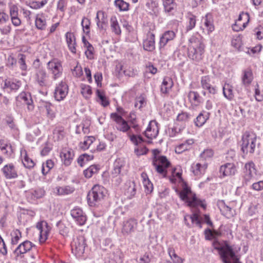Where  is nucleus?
<instances>
[{
    "instance_id": "obj_1",
    "label": "nucleus",
    "mask_w": 263,
    "mask_h": 263,
    "mask_svg": "<svg viewBox=\"0 0 263 263\" xmlns=\"http://www.w3.org/2000/svg\"><path fill=\"white\" fill-rule=\"evenodd\" d=\"M213 246L215 250L219 251L223 263H240L236 255L240 248L237 250L233 246H231L227 241L221 243L217 240L213 241Z\"/></svg>"
},
{
    "instance_id": "obj_2",
    "label": "nucleus",
    "mask_w": 263,
    "mask_h": 263,
    "mask_svg": "<svg viewBox=\"0 0 263 263\" xmlns=\"http://www.w3.org/2000/svg\"><path fill=\"white\" fill-rule=\"evenodd\" d=\"M204 52V45L201 41L195 36L189 40L188 46V57L196 62H199L203 58Z\"/></svg>"
},
{
    "instance_id": "obj_3",
    "label": "nucleus",
    "mask_w": 263,
    "mask_h": 263,
    "mask_svg": "<svg viewBox=\"0 0 263 263\" xmlns=\"http://www.w3.org/2000/svg\"><path fill=\"white\" fill-rule=\"evenodd\" d=\"M105 189L104 187L95 185L88 192L87 196V202L89 206H95L103 199Z\"/></svg>"
},
{
    "instance_id": "obj_4",
    "label": "nucleus",
    "mask_w": 263,
    "mask_h": 263,
    "mask_svg": "<svg viewBox=\"0 0 263 263\" xmlns=\"http://www.w3.org/2000/svg\"><path fill=\"white\" fill-rule=\"evenodd\" d=\"M159 152V151L156 149L153 151L154 158L153 164L155 166L157 172L165 177L167 173L166 169L170 166L171 163L165 156H161L157 157Z\"/></svg>"
},
{
    "instance_id": "obj_5",
    "label": "nucleus",
    "mask_w": 263,
    "mask_h": 263,
    "mask_svg": "<svg viewBox=\"0 0 263 263\" xmlns=\"http://www.w3.org/2000/svg\"><path fill=\"white\" fill-rule=\"evenodd\" d=\"M241 151L243 154H253L256 147V137L253 134L246 132L241 139Z\"/></svg>"
},
{
    "instance_id": "obj_6",
    "label": "nucleus",
    "mask_w": 263,
    "mask_h": 263,
    "mask_svg": "<svg viewBox=\"0 0 263 263\" xmlns=\"http://www.w3.org/2000/svg\"><path fill=\"white\" fill-rule=\"evenodd\" d=\"M190 194H192L191 190L187 185H185L183 190L179 193L180 198L182 200H186L189 206H196L200 205L203 208H205V205L201 203V201L196 198L195 195H194L192 197H190L189 195Z\"/></svg>"
},
{
    "instance_id": "obj_7",
    "label": "nucleus",
    "mask_w": 263,
    "mask_h": 263,
    "mask_svg": "<svg viewBox=\"0 0 263 263\" xmlns=\"http://www.w3.org/2000/svg\"><path fill=\"white\" fill-rule=\"evenodd\" d=\"M47 69L53 74L54 79L60 77L62 74L63 68L61 62L57 59H53L47 64Z\"/></svg>"
},
{
    "instance_id": "obj_8",
    "label": "nucleus",
    "mask_w": 263,
    "mask_h": 263,
    "mask_svg": "<svg viewBox=\"0 0 263 263\" xmlns=\"http://www.w3.org/2000/svg\"><path fill=\"white\" fill-rule=\"evenodd\" d=\"M110 119L117 124V130L126 133L128 131L130 127L126 121L117 112H112L110 115Z\"/></svg>"
},
{
    "instance_id": "obj_9",
    "label": "nucleus",
    "mask_w": 263,
    "mask_h": 263,
    "mask_svg": "<svg viewBox=\"0 0 263 263\" xmlns=\"http://www.w3.org/2000/svg\"><path fill=\"white\" fill-rule=\"evenodd\" d=\"M86 246L85 238L82 236H79L71 243L72 251L80 256L84 253Z\"/></svg>"
},
{
    "instance_id": "obj_10",
    "label": "nucleus",
    "mask_w": 263,
    "mask_h": 263,
    "mask_svg": "<svg viewBox=\"0 0 263 263\" xmlns=\"http://www.w3.org/2000/svg\"><path fill=\"white\" fill-rule=\"evenodd\" d=\"M256 172L255 164L252 161L246 163L243 175V183L247 185L252 180Z\"/></svg>"
},
{
    "instance_id": "obj_11",
    "label": "nucleus",
    "mask_w": 263,
    "mask_h": 263,
    "mask_svg": "<svg viewBox=\"0 0 263 263\" xmlns=\"http://www.w3.org/2000/svg\"><path fill=\"white\" fill-rule=\"evenodd\" d=\"M68 88L65 82L61 81L56 87L54 96L55 99L59 101L64 99L68 93Z\"/></svg>"
},
{
    "instance_id": "obj_12",
    "label": "nucleus",
    "mask_w": 263,
    "mask_h": 263,
    "mask_svg": "<svg viewBox=\"0 0 263 263\" xmlns=\"http://www.w3.org/2000/svg\"><path fill=\"white\" fill-rule=\"evenodd\" d=\"M201 85L202 88L204 90H207L210 94L215 95L217 92L216 86L209 76H203L201 78Z\"/></svg>"
},
{
    "instance_id": "obj_13",
    "label": "nucleus",
    "mask_w": 263,
    "mask_h": 263,
    "mask_svg": "<svg viewBox=\"0 0 263 263\" xmlns=\"http://www.w3.org/2000/svg\"><path fill=\"white\" fill-rule=\"evenodd\" d=\"M35 246L29 240H26L20 243L13 251V253L17 257L24 254L31 250Z\"/></svg>"
},
{
    "instance_id": "obj_14",
    "label": "nucleus",
    "mask_w": 263,
    "mask_h": 263,
    "mask_svg": "<svg viewBox=\"0 0 263 263\" xmlns=\"http://www.w3.org/2000/svg\"><path fill=\"white\" fill-rule=\"evenodd\" d=\"M70 214L77 223L80 226H83L86 221V216L82 209L75 208L71 211Z\"/></svg>"
},
{
    "instance_id": "obj_15",
    "label": "nucleus",
    "mask_w": 263,
    "mask_h": 263,
    "mask_svg": "<svg viewBox=\"0 0 263 263\" xmlns=\"http://www.w3.org/2000/svg\"><path fill=\"white\" fill-rule=\"evenodd\" d=\"M36 227L40 231V241L42 243L44 242L47 239L51 228L46 221H44L41 223H38Z\"/></svg>"
},
{
    "instance_id": "obj_16",
    "label": "nucleus",
    "mask_w": 263,
    "mask_h": 263,
    "mask_svg": "<svg viewBox=\"0 0 263 263\" xmlns=\"http://www.w3.org/2000/svg\"><path fill=\"white\" fill-rule=\"evenodd\" d=\"M137 225V220L134 218H130L124 221L123 224L122 233L124 235H127L133 232Z\"/></svg>"
},
{
    "instance_id": "obj_17",
    "label": "nucleus",
    "mask_w": 263,
    "mask_h": 263,
    "mask_svg": "<svg viewBox=\"0 0 263 263\" xmlns=\"http://www.w3.org/2000/svg\"><path fill=\"white\" fill-rule=\"evenodd\" d=\"M35 79L36 82L40 86L45 87L47 85L48 75L43 68L36 70Z\"/></svg>"
},
{
    "instance_id": "obj_18",
    "label": "nucleus",
    "mask_w": 263,
    "mask_h": 263,
    "mask_svg": "<svg viewBox=\"0 0 263 263\" xmlns=\"http://www.w3.org/2000/svg\"><path fill=\"white\" fill-rule=\"evenodd\" d=\"M73 151L69 148H64L60 153L62 161L65 166H69L72 162L74 157Z\"/></svg>"
},
{
    "instance_id": "obj_19",
    "label": "nucleus",
    "mask_w": 263,
    "mask_h": 263,
    "mask_svg": "<svg viewBox=\"0 0 263 263\" xmlns=\"http://www.w3.org/2000/svg\"><path fill=\"white\" fill-rule=\"evenodd\" d=\"M143 49L147 51H153L155 49V34L149 32L147 37L143 42Z\"/></svg>"
},
{
    "instance_id": "obj_20",
    "label": "nucleus",
    "mask_w": 263,
    "mask_h": 263,
    "mask_svg": "<svg viewBox=\"0 0 263 263\" xmlns=\"http://www.w3.org/2000/svg\"><path fill=\"white\" fill-rule=\"evenodd\" d=\"M2 171L7 179H10L17 177V172L12 164L5 165L2 168Z\"/></svg>"
},
{
    "instance_id": "obj_21",
    "label": "nucleus",
    "mask_w": 263,
    "mask_h": 263,
    "mask_svg": "<svg viewBox=\"0 0 263 263\" xmlns=\"http://www.w3.org/2000/svg\"><path fill=\"white\" fill-rule=\"evenodd\" d=\"M175 37V33L173 31H166L162 35L159 41L160 49L164 47L170 41L173 40Z\"/></svg>"
},
{
    "instance_id": "obj_22",
    "label": "nucleus",
    "mask_w": 263,
    "mask_h": 263,
    "mask_svg": "<svg viewBox=\"0 0 263 263\" xmlns=\"http://www.w3.org/2000/svg\"><path fill=\"white\" fill-rule=\"evenodd\" d=\"M219 172L223 176H231L235 174L236 169L234 164L227 163L220 167Z\"/></svg>"
},
{
    "instance_id": "obj_23",
    "label": "nucleus",
    "mask_w": 263,
    "mask_h": 263,
    "mask_svg": "<svg viewBox=\"0 0 263 263\" xmlns=\"http://www.w3.org/2000/svg\"><path fill=\"white\" fill-rule=\"evenodd\" d=\"M222 214L228 218L233 216L231 208L227 205L223 200L219 201L217 203Z\"/></svg>"
},
{
    "instance_id": "obj_24",
    "label": "nucleus",
    "mask_w": 263,
    "mask_h": 263,
    "mask_svg": "<svg viewBox=\"0 0 263 263\" xmlns=\"http://www.w3.org/2000/svg\"><path fill=\"white\" fill-rule=\"evenodd\" d=\"M173 86V82L171 78L165 77L163 79L161 86V91L163 93H167Z\"/></svg>"
},
{
    "instance_id": "obj_25",
    "label": "nucleus",
    "mask_w": 263,
    "mask_h": 263,
    "mask_svg": "<svg viewBox=\"0 0 263 263\" xmlns=\"http://www.w3.org/2000/svg\"><path fill=\"white\" fill-rule=\"evenodd\" d=\"M19 98L24 101V103L28 105V108L29 110L33 109V101L30 93L25 92L22 93L20 94Z\"/></svg>"
},
{
    "instance_id": "obj_26",
    "label": "nucleus",
    "mask_w": 263,
    "mask_h": 263,
    "mask_svg": "<svg viewBox=\"0 0 263 263\" xmlns=\"http://www.w3.org/2000/svg\"><path fill=\"white\" fill-rule=\"evenodd\" d=\"M65 36L69 50L72 53H75L76 52V49L75 47L76 42L74 36L71 33L67 32L66 33Z\"/></svg>"
},
{
    "instance_id": "obj_27",
    "label": "nucleus",
    "mask_w": 263,
    "mask_h": 263,
    "mask_svg": "<svg viewBox=\"0 0 263 263\" xmlns=\"http://www.w3.org/2000/svg\"><path fill=\"white\" fill-rule=\"evenodd\" d=\"M56 193L58 195H65L73 193L74 188L69 185L57 186L55 187Z\"/></svg>"
},
{
    "instance_id": "obj_28",
    "label": "nucleus",
    "mask_w": 263,
    "mask_h": 263,
    "mask_svg": "<svg viewBox=\"0 0 263 263\" xmlns=\"http://www.w3.org/2000/svg\"><path fill=\"white\" fill-rule=\"evenodd\" d=\"M193 143V139H188L186 140L184 143L176 147L175 149V152L178 154H181L183 152L190 149L191 145Z\"/></svg>"
},
{
    "instance_id": "obj_29",
    "label": "nucleus",
    "mask_w": 263,
    "mask_h": 263,
    "mask_svg": "<svg viewBox=\"0 0 263 263\" xmlns=\"http://www.w3.org/2000/svg\"><path fill=\"white\" fill-rule=\"evenodd\" d=\"M125 190L130 198L134 197L136 192L135 183L132 181H127L125 184Z\"/></svg>"
},
{
    "instance_id": "obj_30",
    "label": "nucleus",
    "mask_w": 263,
    "mask_h": 263,
    "mask_svg": "<svg viewBox=\"0 0 263 263\" xmlns=\"http://www.w3.org/2000/svg\"><path fill=\"white\" fill-rule=\"evenodd\" d=\"M52 104L48 102L43 101L40 104V107L43 110H45L47 116L50 118H53L54 117V114L51 109Z\"/></svg>"
},
{
    "instance_id": "obj_31",
    "label": "nucleus",
    "mask_w": 263,
    "mask_h": 263,
    "mask_svg": "<svg viewBox=\"0 0 263 263\" xmlns=\"http://www.w3.org/2000/svg\"><path fill=\"white\" fill-rule=\"evenodd\" d=\"M20 87V83L18 82L15 83L9 80H6L4 82V85L3 88L7 90L15 91L17 90Z\"/></svg>"
},
{
    "instance_id": "obj_32",
    "label": "nucleus",
    "mask_w": 263,
    "mask_h": 263,
    "mask_svg": "<svg viewBox=\"0 0 263 263\" xmlns=\"http://www.w3.org/2000/svg\"><path fill=\"white\" fill-rule=\"evenodd\" d=\"M188 98L190 101L193 102L196 105L199 104L203 101V99L199 93L194 91H190L188 94Z\"/></svg>"
},
{
    "instance_id": "obj_33",
    "label": "nucleus",
    "mask_w": 263,
    "mask_h": 263,
    "mask_svg": "<svg viewBox=\"0 0 263 263\" xmlns=\"http://www.w3.org/2000/svg\"><path fill=\"white\" fill-rule=\"evenodd\" d=\"M249 21V15L248 13L241 12L238 17L236 23L242 25L243 28H246Z\"/></svg>"
},
{
    "instance_id": "obj_34",
    "label": "nucleus",
    "mask_w": 263,
    "mask_h": 263,
    "mask_svg": "<svg viewBox=\"0 0 263 263\" xmlns=\"http://www.w3.org/2000/svg\"><path fill=\"white\" fill-rule=\"evenodd\" d=\"M99 170L100 167L98 165H92L84 171V175L85 177L90 178L93 174H97Z\"/></svg>"
},
{
    "instance_id": "obj_35",
    "label": "nucleus",
    "mask_w": 263,
    "mask_h": 263,
    "mask_svg": "<svg viewBox=\"0 0 263 263\" xmlns=\"http://www.w3.org/2000/svg\"><path fill=\"white\" fill-rule=\"evenodd\" d=\"M110 27L112 32L115 34L119 35L121 33L118 22L116 16H112L110 18Z\"/></svg>"
},
{
    "instance_id": "obj_36",
    "label": "nucleus",
    "mask_w": 263,
    "mask_h": 263,
    "mask_svg": "<svg viewBox=\"0 0 263 263\" xmlns=\"http://www.w3.org/2000/svg\"><path fill=\"white\" fill-rule=\"evenodd\" d=\"M223 94L229 100H232L234 97L232 87L229 84H225L223 87Z\"/></svg>"
},
{
    "instance_id": "obj_37",
    "label": "nucleus",
    "mask_w": 263,
    "mask_h": 263,
    "mask_svg": "<svg viewBox=\"0 0 263 263\" xmlns=\"http://www.w3.org/2000/svg\"><path fill=\"white\" fill-rule=\"evenodd\" d=\"M209 114V113H207L206 115H204L202 112H201L196 117L195 121L196 125L198 127L202 126L208 119Z\"/></svg>"
},
{
    "instance_id": "obj_38",
    "label": "nucleus",
    "mask_w": 263,
    "mask_h": 263,
    "mask_svg": "<svg viewBox=\"0 0 263 263\" xmlns=\"http://www.w3.org/2000/svg\"><path fill=\"white\" fill-rule=\"evenodd\" d=\"M21 154L22 155L23 154H25L24 159L22 160L24 165L28 168H32L34 166L35 163L33 160L27 156L26 151L24 150V152H22Z\"/></svg>"
},
{
    "instance_id": "obj_39",
    "label": "nucleus",
    "mask_w": 263,
    "mask_h": 263,
    "mask_svg": "<svg viewBox=\"0 0 263 263\" xmlns=\"http://www.w3.org/2000/svg\"><path fill=\"white\" fill-rule=\"evenodd\" d=\"M151 122L149 123L146 130L144 132V135H145V137H146L147 138L152 139L153 138H155L156 137L157 134H158V128L156 127V130H155V128H154L153 131H152V127L151 126Z\"/></svg>"
},
{
    "instance_id": "obj_40",
    "label": "nucleus",
    "mask_w": 263,
    "mask_h": 263,
    "mask_svg": "<svg viewBox=\"0 0 263 263\" xmlns=\"http://www.w3.org/2000/svg\"><path fill=\"white\" fill-rule=\"evenodd\" d=\"M90 24H91L90 20L88 18H87L85 16H84L82 20L81 26L83 28L84 32L86 35L89 34L90 33Z\"/></svg>"
},
{
    "instance_id": "obj_41",
    "label": "nucleus",
    "mask_w": 263,
    "mask_h": 263,
    "mask_svg": "<svg viewBox=\"0 0 263 263\" xmlns=\"http://www.w3.org/2000/svg\"><path fill=\"white\" fill-rule=\"evenodd\" d=\"M205 235V239L210 240L212 238H214L215 237L220 236L221 234L220 232L217 231H212L210 229H207L204 231Z\"/></svg>"
},
{
    "instance_id": "obj_42",
    "label": "nucleus",
    "mask_w": 263,
    "mask_h": 263,
    "mask_svg": "<svg viewBox=\"0 0 263 263\" xmlns=\"http://www.w3.org/2000/svg\"><path fill=\"white\" fill-rule=\"evenodd\" d=\"M165 11L167 12H171L175 7L174 0H163Z\"/></svg>"
},
{
    "instance_id": "obj_43",
    "label": "nucleus",
    "mask_w": 263,
    "mask_h": 263,
    "mask_svg": "<svg viewBox=\"0 0 263 263\" xmlns=\"http://www.w3.org/2000/svg\"><path fill=\"white\" fill-rule=\"evenodd\" d=\"M252 73L250 71H245L242 77V82L244 85H249L252 81Z\"/></svg>"
},
{
    "instance_id": "obj_44",
    "label": "nucleus",
    "mask_w": 263,
    "mask_h": 263,
    "mask_svg": "<svg viewBox=\"0 0 263 263\" xmlns=\"http://www.w3.org/2000/svg\"><path fill=\"white\" fill-rule=\"evenodd\" d=\"M115 5L120 11H127L128 9V3L123 0H116L115 1Z\"/></svg>"
},
{
    "instance_id": "obj_45",
    "label": "nucleus",
    "mask_w": 263,
    "mask_h": 263,
    "mask_svg": "<svg viewBox=\"0 0 263 263\" xmlns=\"http://www.w3.org/2000/svg\"><path fill=\"white\" fill-rule=\"evenodd\" d=\"M95 140V137L92 136H89L85 138L84 141L81 143L80 147L82 149H88L89 146L93 143Z\"/></svg>"
},
{
    "instance_id": "obj_46",
    "label": "nucleus",
    "mask_w": 263,
    "mask_h": 263,
    "mask_svg": "<svg viewBox=\"0 0 263 263\" xmlns=\"http://www.w3.org/2000/svg\"><path fill=\"white\" fill-rule=\"evenodd\" d=\"M11 236V244L15 245L18 243L20 238L22 237V233L18 230L16 229L13 231Z\"/></svg>"
},
{
    "instance_id": "obj_47",
    "label": "nucleus",
    "mask_w": 263,
    "mask_h": 263,
    "mask_svg": "<svg viewBox=\"0 0 263 263\" xmlns=\"http://www.w3.org/2000/svg\"><path fill=\"white\" fill-rule=\"evenodd\" d=\"M54 163L51 160H48L46 163L42 164V172L44 175H46L53 167Z\"/></svg>"
},
{
    "instance_id": "obj_48",
    "label": "nucleus",
    "mask_w": 263,
    "mask_h": 263,
    "mask_svg": "<svg viewBox=\"0 0 263 263\" xmlns=\"http://www.w3.org/2000/svg\"><path fill=\"white\" fill-rule=\"evenodd\" d=\"M124 166L122 164L120 163L118 161H116L114 163V169L112 171V176L120 175L121 171Z\"/></svg>"
},
{
    "instance_id": "obj_49",
    "label": "nucleus",
    "mask_w": 263,
    "mask_h": 263,
    "mask_svg": "<svg viewBox=\"0 0 263 263\" xmlns=\"http://www.w3.org/2000/svg\"><path fill=\"white\" fill-rule=\"evenodd\" d=\"M96 94L98 98L101 101V104L105 107L107 106L109 104V102L106 99L105 95L104 93V92L101 91L99 89H97L96 91Z\"/></svg>"
},
{
    "instance_id": "obj_50",
    "label": "nucleus",
    "mask_w": 263,
    "mask_h": 263,
    "mask_svg": "<svg viewBox=\"0 0 263 263\" xmlns=\"http://www.w3.org/2000/svg\"><path fill=\"white\" fill-rule=\"evenodd\" d=\"M196 16L193 14H190L188 16V24L186 26V30L189 31L193 29L196 25Z\"/></svg>"
},
{
    "instance_id": "obj_51",
    "label": "nucleus",
    "mask_w": 263,
    "mask_h": 263,
    "mask_svg": "<svg viewBox=\"0 0 263 263\" xmlns=\"http://www.w3.org/2000/svg\"><path fill=\"white\" fill-rule=\"evenodd\" d=\"M81 93L86 98H88L92 93L91 87L89 85H82Z\"/></svg>"
},
{
    "instance_id": "obj_52",
    "label": "nucleus",
    "mask_w": 263,
    "mask_h": 263,
    "mask_svg": "<svg viewBox=\"0 0 263 263\" xmlns=\"http://www.w3.org/2000/svg\"><path fill=\"white\" fill-rule=\"evenodd\" d=\"M45 191L42 188H39L31 191L32 196L36 199L43 197L45 195Z\"/></svg>"
},
{
    "instance_id": "obj_53",
    "label": "nucleus",
    "mask_w": 263,
    "mask_h": 263,
    "mask_svg": "<svg viewBox=\"0 0 263 263\" xmlns=\"http://www.w3.org/2000/svg\"><path fill=\"white\" fill-rule=\"evenodd\" d=\"M96 20H100L102 24H107V16L104 12L102 11H98L97 13Z\"/></svg>"
},
{
    "instance_id": "obj_54",
    "label": "nucleus",
    "mask_w": 263,
    "mask_h": 263,
    "mask_svg": "<svg viewBox=\"0 0 263 263\" xmlns=\"http://www.w3.org/2000/svg\"><path fill=\"white\" fill-rule=\"evenodd\" d=\"M191 115L186 112L182 111L179 114L177 117V121L181 122H186L190 118Z\"/></svg>"
},
{
    "instance_id": "obj_55",
    "label": "nucleus",
    "mask_w": 263,
    "mask_h": 263,
    "mask_svg": "<svg viewBox=\"0 0 263 263\" xmlns=\"http://www.w3.org/2000/svg\"><path fill=\"white\" fill-rule=\"evenodd\" d=\"M35 26L40 30H45L46 28V21L45 19L41 17H36L35 20Z\"/></svg>"
},
{
    "instance_id": "obj_56",
    "label": "nucleus",
    "mask_w": 263,
    "mask_h": 263,
    "mask_svg": "<svg viewBox=\"0 0 263 263\" xmlns=\"http://www.w3.org/2000/svg\"><path fill=\"white\" fill-rule=\"evenodd\" d=\"M18 57L19 59L18 62L20 65V68L22 70H26L27 66L25 62L26 55L20 53L18 54Z\"/></svg>"
},
{
    "instance_id": "obj_57",
    "label": "nucleus",
    "mask_w": 263,
    "mask_h": 263,
    "mask_svg": "<svg viewBox=\"0 0 263 263\" xmlns=\"http://www.w3.org/2000/svg\"><path fill=\"white\" fill-rule=\"evenodd\" d=\"M189 218L192 220L193 223H195L200 228H202L201 222L197 214L194 213L189 216Z\"/></svg>"
},
{
    "instance_id": "obj_58",
    "label": "nucleus",
    "mask_w": 263,
    "mask_h": 263,
    "mask_svg": "<svg viewBox=\"0 0 263 263\" xmlns=\"http://www.w3.org/2000/svg\"><path fill=\"white\" fill-rule=\"evenodd\" d=\"M143 183L145 189V192L147 194L151 193L153 190V184L149 181V180L148 179H146L144 178L143 179Z\"/></svg>"
},
{
    "instance_id": "obj_59",
    "label": "nucleus",
    "mask_w": 263,
    "mask_h": 263,
    "mask_svg": "<svg viewBox=\"0 0 263 263\" xmlns=\"http://www.w3.org/2000/svg\"><path fill=\"white\" fill-rule=\"evenodd\" d=\"M1 149L3 153L8 157L11 156V155L14 153L12 146L10 144H8V146H4V148H1Z\"/></svg>"
},
{
    "instance_id": "obj_60",
    "label": "nucleus",
    "mask_w": 263,
    "mask_h": 263,
    "mask_svg": "<svg viewBox=\"0 0 263 263\" xmlns=\"http://www.w3.org/2000/svg\"><path fill=\"white\" fill-rule=\"evenodd\" d=\"M56 226L58 228L60 233L61 235L64 236L67 233V228L64 226V224L61 221L57 222Z\"/></svg>"
},
{
    "instance_id": "obj_61",
    "label": "nucleus",
    "mask_w": 263,
    "mask_h": 263,
    "mask_svg": "<svg viewBox=\"0 0 263 263\" xmlns=\"http://www.w3.org/2000/svg\"><path fill=\"white\" fill-rule=\"evenodd\" d=\"M130 137V140L132 141L135 145H137L139 143L143 142V139L141 135H138V136L133 135H129Z\"/></svg>"
},
{
    "instance_id": "obj_62",
    "label": "nucleus",
    "mask_w": 263,
    "mask_h": 263,
    "mask_svg": "<svg viewBox=\"0 0 263 263\" xmlns=\"http://www.w3.org/2000/svg\"><path fill=\"white\" fill-rule=\"evenodd\" d=\"M204 25L207 28L209 33L212 32L214 29L213 24L208 20V15H206L205 17Z\"/></svg>"
},
{
    "instance_id": "obj_63",
    "label": "nucleus",
    "mask_w": 263,
    "mask_h": 263,
    "mask_svg": "<svg viewBox=\"0 0 263 263\" xmlns=\"http://www.w3.org/2000/svg\"><path fill=\"white\" fill-rule=\"evenodd\" d=\"M93 46L90 44H89V45L87 46V50L85 51V54L87 58L90 59L93 58Z\"/></svg>"
},
{
    "instance_id": "obj_64",
    "label": "nucleus",
    "mask_w": 263,
    "mask_h": 263,
    "mask_svg": "<svg viewBox=\"0 0 263 263\" xmlns=\"http://www.w3.org/2000/svg\"><path fill=\"white\" fill-rule=\"evenodd\" d=\"M252 189L257 191L262 190L263 189V181H259L254 183L252 185Z\"/></svg>"
}]
</instances>
